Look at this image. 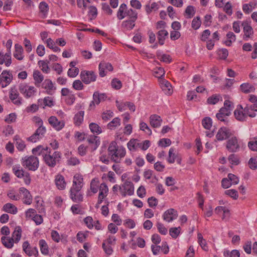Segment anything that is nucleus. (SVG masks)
Instances as JSON below:
<instances>
[{"label":"nucleus","mask_w":257,"mask_h":257,"mask_svg":"<svg viewBox=\"0 0 257 257\" xmlns=\"http://www.w3.org/2000/svg\"><path fill=\"white\" fill-rule=\"evenodd\" d=\"M23 249L26 254L29 256L34 255L37 256L39 252L36 247H32L30 246L28 241H26L23 244Z\"/></svg>","instance_id":"2eb2a0df"},{"label":"nucleus","mask_w":257,"mask_h":257,"mask_svg":"<svg viewBox=\"0 0 257 257\" xmlns=\"http://www.w3.org/2000/svg\"><path fill=\"white\" fill-rule=\"evenodd\" d=\"M39 245L42 254L44 255L49 254V250L48 245L44 239H40L39 241Z\"/></svg>","instance_id":"a19ab883"},{"label":"nucleus","mask_w":257,"mask_h":257,"mask_svg":"<svg viewBox=\"0 0 257 257\" xmlns=\"http://www.w3.org/2000/svg\"><path fill=\"white\" fill-rule=\"evenodd\" d=\"M81 189L79 188L71 187L70 192V198L72 200L76 203H79L83 201V197L81 194L80 190Z\"/></svg>","instance_id":"1a4fd4ad"},{"label":"nucleus","mask_w":257,"mask_h":257,"mask_svg":"<svg viewBox=\"0 0 257 257\" xmlns=\"http://www.w3.org/2000/svg\"><path fill=\"white\" fill-rule=\"evenodd\" d=\"M100 186L98 180L96 178L93 179L90 183V189L93 193H96L98 187Z\"/></svg>","instance_id":"864d4df0"},{"label":"nucleus","mask_w":257,"mask_h":257,"mask_svg":"<svg viewBox=\"0 0 257 257\" xmlns=\"http://www.w3.org/2000/svg\"><path fill=\"white\" fill-rule=\"evenodd\" d=\"M248 147L253 151H257V137L248 143Z\"/></svg>","instance_id":"774afa93"},{"label":"nucleus","mask_w":257,"mask_h":257,"mask_svg":"<svg viewBox=\"0 0 257 257\" xmlns=\"http://www.w3.org/2000/svg\"><path fill=\"white\" fill-rule=\"evenodd\" d=\"M127 6L125 4H122L119 8L117 12V18L119 20H122L126 17V11H127Z\"/></svg>","instance_id":"58836bf2"},{"label":"nucleus","mask_w":257,"mask_h":257,"mask_svg":"<svg viewBox=\"0 0 257 257\" xmlns=\"http://www.w3.org/2000/svg\"><path fill=\"white\" fill-rule=\"evenodd\" d=\"M127 145L130 151H134L139 148L140 143L136 139H132L127 143Z\"/></svg>","instance_id":"09e8293b"},{"label":"nucleus","mask_w":257,"mask_h":257,"mask_svg":"<svg viewBox=\"0 0 257 257\" xmlns=\"http://www.w3.org/2000/svg\"><path fill=\"white\" fill-rule=\"evenodd\" d=\"M165 71L163 68L161 67H156L153 70V75L159 80L163 79L162 77L164 76Z\"/></svg>","instance_id":"49530a36"},{"label":"nucleus","mask_w":257,"mask_h":257,"mask_svg":"<svg viewBox=\"0 0 257 257\" xmlns=\"http://www.w3.org/2000/svg\"><path fill=\"white\" fill-rule=\"evenodd\" d=\"M134 192V187L131 181H126L122 186V195L125 196L126 194L132 195Z\"/></svg>","instance_id":"a211bd4d"},{"label":"nucleus","mask_w":257,"mask_h":257,"mask_svg":"<svg viewBox=\"0 0 257 257\" xmlns=\"http://www.w3.org/2000/svg\"><path fill=\"white\" fill-rule=\"evenodd\" d=\"M19 90L27 98L33 96L37 91V89L34 86H29L24 83L19 85Z\"/></svg>","instance_id":"39448f33"},{"label":"nucleus","mask_w":257,"mask_h":257,"mask_svg":"<svg viewBox=\"0 0 257 257\" xmlns=\"http://www.w3.org/2000/svg\"><path fill=\"white\" fill-rule=\"evenodd\" d=\"M135 21L136 20H133L124 21L122 23V27L127 30H132L135 26Z\"/></svg>","instance_id":"603ef678"},{"label":"nucleus","mask_w":257,"mask_h":257,"mask_svg":"<svg viewBox=\"0 0 257 257\" xmlns=\"http://www.w3.org/2000/svg\"><path fill=\"white\" fill-rule=\"evenodd\" d=\"M159 9V5L157 3L154 2L151 5L148 4L145 6V10L147 14H150L153 11H156Z\"/></svg>","instance_id":"8fccbe9b"},{"label":"nucleus","mask_w":257,"mask_h":257,"mask_svg":"<svg viewBox=\"0 0 257 257\" xmlns=\"http://www.w3.org/2000/svg\"><path fill=\"white\" fill-rule=\"evenodd\" d=\"M82 80H76L72 84V87L76 90H81L84 88V85Z\"/></svg>","instance_id":"69168bd1"},{"label":"nucleus","mask_w":257,"mask_h":257,"mask_svg":"<svg viewBox=\"0 0 257 257\" xmlns=\"http://www.w3.org/2000/svg\"><path fill=\"white\" fill-rule=\"evenodd\" d=\"M111 159L115 163H119L120 159L125 155V149L123 147H118L115 142L110 144L108 149Z\"/></svg>","instance_id":"f257e3e1"},{"label":"nucleus","mask_w":257,"mask_h":257,"mask_svg":"<svg viewBox=\"0 0 257 257\" xmlns=\"http://www.w3.org/2000/svg\"><path fill=\"white\" fill-rule=\"evenodd\" d=\"M49 151H50V149L48 147L43 148L42 146H38L33 149L32 153L35 156H42L44 159L45 155L49 153Z\"/></svg>","instance_id":"a878e982"},{"label":"nucleus","mask_w":257,"mask_h":257,"mask_svg":"<svg viewBox=\"0 0 257 257\" xmlns=\"http://www.w3.org/2000/svg\"><path fill=\"white\" fill-rule=\"evenodd\" d=\"M168 35V32L164 30H160L158 32V39L159 43L161 45H163L164 44V40L165 39L166 37Z\"/></svg>","instance_id":"c03bdc74"},{"label":"nucleus","mask_w":257,"mask_h":257,"mask_svg":"<svg viewBox=\"0 0 257 257\" xmlns=\"http://www.w3.org/2000/svg\"><path fill=\"white\" fill-rule=\"evenodd\" d=\"M13 171L14 174L19 178H22L23 176H24V174L25 172L20 165L13 166Z\"/></svg>","instance_id":"a18cd8bd"},{"label":"nucleus","mask_w":257,"mask_h":257,"mask_svg":"<svg viewBox=\"0 0 257 257\" xmlns=\"http://www.w3.org/2000/svg\"><path fill=\"white\" fill-rule=\"evenodd\" d=\"M241 26L243 28V39L247 41L253 36L254 33L253 28L250 25V22L247 21H243L241 23Z\"/></svg>","instance_id":"0eeeda50"},{"label":"nucleus","mask_w":257,"mask_h":257,"mask_svg":"<svg viewBox=\"0 0 257 257\" xmlns=\"http://www.w3.org/2000/svg\"><path fill=\"white\" fill-rule=\"evenodd\" d=\"M108 192V188L105 183H102L99 186V193L96 207H98L99 205L102 202L103 199L106 197Z\"/></svg>","instance_id":"4468645a"},{"label":"nucleus","mask_w":257,"mask_h":257,"mask_svg":"<svg viewBox=\"0 0 257 257\" xmlns=\"http://www.w3.org/2000/svg\"><path fill=\"white\" fill-rule=\"evenodd\" d=\"M212 119L209 117H206L203 119L202 121V124L203 127L209 130L212 126Z\"/></svg>","instance_id":"052dcab7"},{"label":"nucleus","mask_w":257,"mask_h":257,"mask_svg":"<svg viewBox=\"0 0 257 257\" xmlns=\"http://www.w3.org/2000/svg\"><path fill=\"white\" fill-rule=\"evenodd\" d=\"M20 191L23 195L22 199L23 203L27 205H30L32 203L33 198L29 191L25 188H21Z\"/></svg>","instance_id":"5701e85b"},{"label":"nucleus","mask_w":257,"mask_h":257,"mask_svg":"<svg viewBox=\"0 0 257 257\" xmlns=\"http://www.w3.org/2000/svg\"><path fill=\"white\" fill-rule=\"evenodd\" d=\"M224 257H240V252L238 250L233 249L231 251L225 250L223 252Z\"/></svg>","instance_id":"3c124183"},{"label":"nucleus","mask_w":257,"mask_h":257,"mask_svg":"<svg viewBox=\"0 0 257 257\" xmlns=\"http://www.w3.org/2000/svg\"><path fill=\"white\" fill-rule=\"evenodd\" d=\"M234 115L235 118L240 121H245L247 117L245 112L244 108L242 105H238L234 111Z\"/></svg>","instance_id":"ddd939ff"},{"label":"nucleus","mask_w":257,"mask_h":257,"mask_svg":"<svg viewBox=\"0 0 257 257\" xmlns=\"http://www.w3.org/2000/svg\"><path fill=\"white\" fill-rule=\"evenodd\" d=\"M201 21L200 17L197 16L193 19L191 23V27L194 30H198L201 26Z\"/></svg>","instance_id":"4d7b16f0"},{"label":"nucleus","mask_w":257,"mask_h":257,"mask_svg":"<svg viewBox=\"0 0 257 257\" xmlns=\"http://www.w3.org/2000/svg\"><path fill=\"white\" fill-rule=\"evenodd\" d=\"M42 87L46 90V93L49 95H53L56 89L52 80L49 79L44 80L42 84Z\"/></svg>","instance_id":"f3484780"},{"label":"nucleus","mask_w":257,"mask_h":257,"mask_svg":"<svg viewBox=\"0 0 257 257\" xmlns=\"http://www.w3.org/2000/svg\"><path fill=\"white\" fill-rule=\"evenodd\" d=\"M106 98V95L104 93H99L94 92L93 95V100L90 103L88 109H94L96 105H98L101 102L103 101Z\"/></svg>","instance_id":"6e6552de"},{"label":"nucleus","mask_w":257,"mask_h":257,"mask_svg":"<svg viewBox=\"0 0 257 257\" xmlns=\"http://www.w3.org/2000/svg\"><path fill=\"white\" fill-rule=\"evenodd\" d=\"M88 143L91 145L92 151L95 150L100 145V141L97 136L91 135L87 139Z\"/></svg>","instance_id":"bb28decb"},{"label":"nucleus","mask_w":257,"mask_h":257,"mask_svg":"<svg viewBox=\"0 0 257 257\" xmlns=\"http://www.w3.org/2000/svg\"><path fill=\"white\" fill-rule=\"evenodd\" d=\"M197 242L203 250L205 251L208 250V246L206 241L203 238L202 234L200 232L197 233Z\"/></svg>","instance_id":"c9c22d12"},{"label":"nucleus","mask_w":257,"mask_h":257,"mask_svg":"<svg viewBox=\"0 0 257 257\" xmlns=\"http://www.w3.org/2000/svg\"><path fill=\"white\" fill-rule=\"evenodd\" d=\"M89 128L93 134H99L102 132L101 128L96 123L92 122L89 124Z\"/></svg>","instance_id":"6e6d98bb"},{"label":"nucleus","mask_w":257,"mask_h":257,"mask_svg":"<svg viewBox=\"0 0 257 257\" xmlns=\"http://www.w3.org/2000/svg\"><path fill=\"white\" fill-rule=\"evenodd\" d=\"M10 98L12 102L17 105L22 104V99L19 96L18 91L15 89H12L10 92Z\"/></svg>","instance_id":"b1692460"},{"label":"nucleus","mask_w":257,"mask_h":257,"mask_svg":"<svg viewBox=\"0 0 257 257\" xmlns=\"http://www.w3.org/2000/svg\"><path fill=\"white\" fill-rule=\"evenodd\" d=\"M83 185V178L82 176L80 174H76L73 178V183L72 187L79 188L82 189Z\"/></svg>","instance_id":"c85d7f7f"},{"label":"nucleus","mask_w":257,"mask_h":257,"mask_svg":"<svg viewBox=\"0 0 257 257\" xmlns=\"http://www.w3.org/2000/svg\"><path fill=\"white\" fill-rule=\"evenodd\" d=\"M224 193L234 200H236L238 197V192L235 189L226 190Z\"/></svg>","instance_id":"680f3d73"},{"label":"nucleus","mask_w":257,"mask_h":257,"mask_svg":"<svg viewBox=\"0 0 257 257\" xmlns=\"http://www.w3.org/2000/svg\"><path fill=\"white\" fill-rule=\"evenodd\" d=\"M12 62L11 52H7L4 54L3 51L0 52V64H4L7 67H9Z\"/></svg>","instance_id":"6ab92c4d"},{"label":"nucleus","mask_w":257,"mask_h":257,"mask_svg":"<svg viewBox=\"0 0 257 257\" xmlns=\"http://www.w3.org/2000/svg\"><path fill=\"white\" fill-rule=\"evenodd\" d=\"M84 115V111H80L75 114L73 118L74 123L75 125H80L83 121Z\"/></svg>","instance_id":"e433bc0d"},{"label":"nucleus","mask_w":257,"mask_h":257,"mask_svg":"<svg viewBox=\"0 0 257 257\" xmlns=\"http://www.w3.org/2000/svg\"><path fill=\"white\" fill-rule=\"evenodd\" d=\"M49 123L57 131H61L65 126L64 120H59L55 116H51L48 118Z\"/></svg>","instance_id":"f8f14e48"},{"label":"nucleus","mask_w":257,"mask_h":257,"mask_svg":"<svg viewBox=\"0 0 257 257\" xmlns=\"http://www.w3.org/2000/svg\"><path fill=\"white\" fill-rule=\"evenodd\" d=\"M80 78L85 84H89L95 81L97 77L96 74L92 71L83 70L80 73Z\"/></svg>","instance_id":"423d86ee"},{"label":"nucleus","mask_w":257,"mask_h":257,"mask_svg":"<svg viewBox=\"0 0 257 257\" xmlns=\"http://www.w3.org/2000/svg\"><path fill=\"white\" fill-rule=\"evenodd\" d=\"M240 90L244 93H249L255 91L254 86L249 83H243L240 85Z\"/></svg>","instance_id":"72a5a7b5"},{"label":"nucleus","mask_w":257,"mask_h":257,"mask_svg":"<svg viewBox=\"0 0 257 257\" xmlns=\"http://www.w3.org/2000/svg\"><path fill=\"white\" fill-rule=\"evenodd\" d=\"M231 134L230 130L225 127H222L219 129L216 135V138L218 141H222L229 138Z\"/></svg>","instance_id":"dca6fc26"},{"label":"nucleus","mask_w":257,"mask_h":257,"mask_svg":"<svg viewBox=\"0 0 257 257\" xmlns=\"http://www.w3.org/2000/svg\"><path fill=\"white\" fill-rule=\"evenodd\" d=\"M61 95L65 97V102L69 105L73 104L75 100V96L68 88H63L61 91Z\"/></svg>","instance_id":"9d476101"},{"label":"nucleus","mask_w":257,"mask_h":257,"mask_svg":"<svg viewBox=\"0 0 257 257\" xmlns=\"http://www.w3.org/2000/svg\"><path fill=\"white\" fill-rule=\"evenodd\" d=\"M226 149L230 153H234L239 152L241 149L245 148V144L236 137L229 138L226 142Z\"/></svg>","instance_id":"f03ea898"},{"label":"nucleus","mask_w":257,"mask_h":257,"mask_svg":"<svg viewBox=\"0 0 257 257\" xmlns=\"http://www.w3.org/2000/svg\"><path fill=\"white\" fill-rule=\"evenodd\" d=\"M3 210L8 213L16 214L18 212L17 207L12 203H8L3 207Z\"/></svg>","instance_id":"f704fd0d"},{"label":"nucleus","mask_w":257,"mask_h":257,"mask_svg":"<svg viewBox=\"0 0 257 257\" xmlns=\"http://www.w3.org/2000/svg\"><path fill=\"white\" fill-rule=\"evenodd\" d=\"M3 245L8 248H11L15 241L10 237L3 236L1 238Z\"/></svg>","instance_id":"37998d69"},{"label":"nucleus","mask_w":257,"mask_h":257,"mask_svg":"<svg viewBox=\"0 0 257 257\" xmlns=\"http://www.w3.org/2000/svg\"><path fill=\"white\" fill-rule=\"evenodd\" d=\"M22 230L20 227H16L14 231L12 233V238L15 243H18L21 238Z\"/></svg>","instance_id":"79ce46f5"},{"label":"nucleus","mask_w":257,"mask_h":257,"mask_svg":"<svg viewBox=\"0 0 257 257\" xmlns=\"http://www.w3.org/2000/svg\"><path fill=\"white\" fill-rule=\"evenodd\" d=\"M244 110L247 117H254L256 115L255 112H257V104H246Z\"/></svg>","instance_id":"412c9836"},{"label":"nucleus","mask_w":257,"mask_h":257,"mask_svg":"<svg viewBox=\"0 0 257 257\" xmlns=\"http://www.w3.org/2000/svg\"><path fill=\"white\" fill-rule=\"evenodd\" d=\"M162 119L157 114H153L150 116V123L153 127H159L161 126Z\"/></svg>","instance_id":"c756f323"},{"label":"nucleus","mask_w":257,"mask_h":257,"mask_svg":"<svg viewBox=\"0 0 257 257\" xmlns=\"http://www.w3.org/2000/svg\"><path fill=\"white\" fill-rule=\"evenodd\" d=\"M112 71L113 67L110 63L102 62L99 65V75L104 77L106 75L105 71Z\"/></svg>","instance_id":"4be33fe9"},{"label":"nucleus","mask_w":257,"mask_h":257,"mask_svg":"<svg viewBox=\"0 0 257 257\" xmlns=\"http://www.w3.org/2000/svg\"><path fill=\"white\" fill-rule=\"evenodd\" d=\"M174 209H169L166 211L163 214V219L168 222H170L176 219V215L174 214Z\"/></svg>","instance_id":"2f4dec72"},{"label":"nucleus","mask_w":257,"mask_h":257,"mask_svg":"<svg viewBox=\"0 0 257 257\" xmlns=\"http://www.w3.org/2000/svg\"><path fill=\"white\" fill-rule=\"evenodd\" d=\"M33 76L35 81V85L37 87H39L40 84L44 80V76L39 70H35L33 71Z\"/></svg>","instance_id":"7c9ffc66"},{"label":"nucleus","mask_w":257,"mask_h":257,"mask_svg":"<svg viewBox=\"0 0 257 257\" xmlns=\"http://www.w3.org/2000/svg\"><path fill=\"white\" fill-rule=\"evenodd\" d=\"M228 161L230 164L233 165H237L240 163L238 157L234 154H232L228 156Z\"/></svg>","instance_id":"e2e57ef3"},{"label":"nucleus","mask_w":257,"mask_h":257,"mask_svg":"<svg viewBox=\"0 0 257 257\" xmlns=\"http://www.w3.org/2000/svg\"><path fill=\"white\" fill-rule=\"evenodd\" d=\"M227 40L224 42V44L228 47L232 45L233 42L236 40V36L232 32H229L226 34Z\"/></svg>","instance_id":"ea45409f"},{"label":"nucleus","mask_w":257,"mask_h":257,"mask_svg":"<svg viewBox=\"0 0 257 257\" xmlns=\"http://www.w3.org/2000/svg\"><path fill=\"white\" fill-rule=\"evenodd\" d=\"M40 12L45 17L49 10L48 5L45 2H41L39 5Z\"/></svg>","instance_id":"0e129e2a"},{"label":"nucleus","mask_w":257,"mask_h":257,"mask_svg":"<svg viewBox=\"0 0 257 257\" xmlns=\"http://www.w3.org/2000/svg\"><path fill=\"white\" fill-rule=\"evenodd\" d=\"M126 17H128L130 20L136 21L138 18V13L132 9H128L126 11Z\"/></svg>","instance_id":"13d9d810"},{"label":"nucleus","mask_w":257,"mask_h":257,"mask_svg":"<svg viewBox=\"0 0 257 257\" xmlns=\"http://www.w3.org/2000/svg\"><path fill=\"white\" fill-rule=\"evenodd\" d=\"M215 213L218 215H220L222 212L223 215L222 216V219H225L226 218H228L230 215L229 210L225 206H217L215 209Z\"/></svg>","instance_id":"cd10ccee"},{"label":"nucleus","mask_w":257,"mask_h":257,"mask_svg":"<svg viewBox=\"0 0 257 257\" xmlns=\"http://www.w3.org/2000/svg\"><path fill=\"white\" fill-rule=\"evenodd\" d=\"M54 182L58 190L62 191L66 188L67 183L62 175L58 174L55 175Z\"/></svg>","instance_id":"9b49d317"},{"label":"nucleus","mask_w":257,"mask_h":257,"mask_svg":"<svg viewBox=\"0 0 257 257\" xmlns=\"http://www.w3.org/2000/svg\"><path fill=\"white\" fill-rule=\"evenodd\" d=\"M160 85L164 92L167 95H170L172 93V86L170 82L164 79L159 80Z\"/></svg>","instance_id":"393cba45"},{"label":"nucleus","mask_w":257,"mask_h":257,"mask_svg":"<svg viewBox=\"0 0 257 257\" xmlns=\"http://www.w3.org/2000/svg\"><path fill=\"white\" fill-rule=\"evenodd\" d=\"M140 129L149 135H151L152 134V131L147 124L146 123L144 122H141L140 123Z\"/></svg>","instance_id":"338daca9"},{"label":"nucleus","mask_w":257,"mask_h":257,"mask_svg":"<svg viewBox=\"0 0 257 257\" xmlns=\"http://www.w3.org/2000/svg\"><path fill=\"white\" fill-rule=\"evenodd\" d=\"M38 65L41 68V70L45 73H48L50 71V68L48 66V62H46L43 60H40L38 62Z\"/></svg>","instance_id":"5fc2aeb1"},{"label":"nucleus","mask_w":257,"mask_h":257,"mask_svg":"<svg viewBox=\"0 0 257 257\" xmlns=\"http://www.w3.org/2000/svg\"><path fill=\"white\" fill-rule=\"evenodd\" d=\"M2 82H4L5 84H2V87H5L8 86L12 81L13 76L10 71L7 70H4L3 71L0 75Z\"/></svg>","instance_id":"aec40b11"},{"label":"nucleus","mask_w":257,"mask_h":257,"mask_svg":"<svg viewBox=\"0 0 257 257\" xmlns=\"http://www.w3.org/2000/svg\"><path fill=\"white\" fill-rule=\"evenodd\" d=\"M222 97L220 94H214L209 96L207 99V102L209 104L214 105L220 100L222 101Z\"/></svg>","instance_id":"4c0bfd02"},{"label":"nucleus","mask_w":257,"mask_h":257,"mask_svg":"<svg viewBox=\"0 0 257 257\" xmlns=\"http://www.w3.org/2000/svg\"><path fill=\"white\" fill-rule=\"evenodd\" d=\"M120 125V119L119 117L114 118L110 122L107 124L108 128L110 130L115 129L116 127Z\"/></svg>","instance_id":"de8ad7c7"},{"label":"nucleus","mask_w":257,"mask_h":257,"mask_svg":"<svg viewBox=\"0 0 257 257\" xmlns=\"http://www.w3.org/2000/svg\"><path fill=\"white\" fill-rule=\"evenodd\" d=\"M23 166L29 171H35L39 166L38 158L35 156H25L21 160Z\"/></svg>","instance_id":"7ed1b4c3"},{"label":"nucleus","mask_w":257,"mask_h":257,"mask_svg":"<svg viewBox=\"0 0 257 257\" xmlns=\"http://www.w3.org/2000/svg\"><path fill=\"white\" fill-rule=\"evenodd\" d=\"M15 52L14 56L19 60H22L24 58L23 48L21 45L19 44H16L15 45Z\"/></svg>","instance_id":"473e14b6"},{"label":"nucleus","mask_w":257,"mask_h":257,"mask_svg":"<svg viewBox=\"0 0 257 257\" xmlns=\"http://www.w3.org/2000/svg\"><path fill=\"white\" fill-rule=\"evenodd\" d=\"M217 54L219 59L225 60L228 55V52L226 49L222 48L219 49L217 52Z\"/></svg>","instance_id":"bf43d9fd"},{"label":"nucleus","mask_w":257,"mask_h":257,"mask_svg":"<svg viewBox=\"0 0 257 257\" xmlns=\"http://www.w3.org/2000/svg\"><path fill=\"white\" fill-rule=\"evenodd\" d=\"M61 158V153L58 151H55L52 154L50 151L45 155L44 160L45 163L49 167H54L58 163Z\"/></svg>","instance_id":"20e7f679"}]
</instances>
